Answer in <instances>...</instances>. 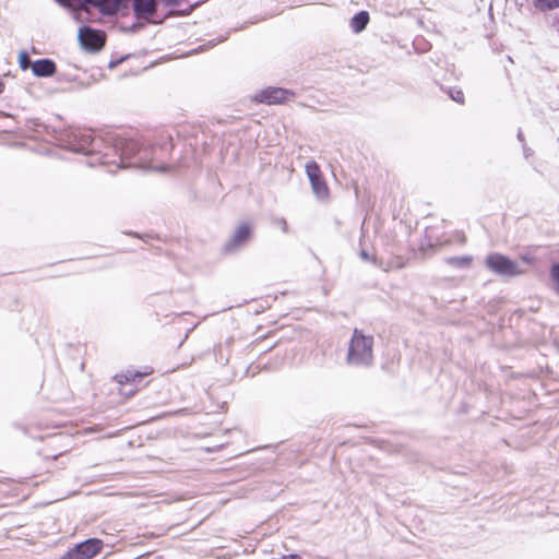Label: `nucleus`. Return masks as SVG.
I'll use <instances>...</instances> for the list:
<instances>
[{"instance_id": "nucleus-23", "label": "nucleus", "mask_w": 559, "mask_h": 559, "mask_svg": "<svg viewBox=\"0 0 559 559\" xmlns=\"http://www.w3.org/2000/svg\"><path fill=\"white\" fill-rule=\"evenodd\" d=\"M523 155L526 159L533 155V150L528 147L526 144H523Z\"/></svg>"}, {"instance_id": "nucleus-14", "label": "nucleus", "mask_w": 559, "mask_h": 559, "mask_svg": "<svg viewBox=\"0 0 559 559\" xmlns=\"http://www.w3.org/2000/svg\"><path fill=\"white\" fill-rule=\"evenodd\" d=\"M369 20V13L367 11L362 10L356 13L350 20V27L353 32H362L367 27Z\"/></svg>"}, {"instance_id": "nucleus-8", "label": "nucleus", "mask_w": 559, "mask_h": 559, "mask_svg": "<svg viewBox=\"0 0 559 559\" xmlns=\"http://www.w3.org/2000/svg\"><path fill=\"white\" fill-rule=\"evenodd\" d=\"M102 548L103 542L100 539L90 538L70 549L61 559H92Z\"/></svg>"}, {"instance_id": "nucleus-28", "label": "nucleus", "mask_w": 559, "mask_h": 559, "mask_svg": "<svg viewBox=\"0 0 559 559\" xmlns=\"http://www.w3.org/2000/svg\"><path fill=\"white\" fill-rule=\"evenodd\" d=\"M282 559H300V557L298 555L292 554V555L283 556Z\"/></svg>"}, {"instance_id": "nucleus-24", "label": "nucleus", "mask_w": 559, "mask_h": 559, "mask_svg": "<svg viewBox=\"0 0 559 559\" xmlns=\"http://www.w3.org/2000/svg\"><path fill=\"white\" fill-rule=\"evenodd\" d=\"M359 255H360V258H361L364 261L369 262V261H371V260H372V259H371V257H370V254H369L365 249H362V250L360 251Z\"/></svg>"}, {"instance_id": "nucleus-25", "label": "nucleus", "mask_w": 559, "mask_h": 559, "mask_svg": "<svg viewBox=\"0 0 559 559\" xmlns=\"http://www.w3.org/2000/svg\"><path fill=\"white\" fill-rule=\"evenodd\" d=\"M153 371L152 367H142V378L153 373Z\"/></svg>"}, {"instance_id": "nucleus-13", "label": "nucleus", "mask_w": 559, "mask_h": 559, "mask_svg": "<svg viewBox=\"0 0 559 559\" xmlns=\"http://www.w3.org/2000/svg\"><path fill=\"white\" fill-rule=\"evenodd\" d=\"M57 66L51 59H38L32 63V72L38 78H49L56 73Z\"/></svg>"}, {"instance_id": "nucleus-31", "label": "nucleus", "mask_w": 559, "mask_h": 559, "mask_svg": "<svg viewBox=\"0 0 559 559\" xmlns=\"http://www.w3.org/2000/svg\"><path fill=\"white\" fill-rule=\"evenodd\" d=\"M122 60H123V59H121V60H119V61H117V62H112V61H111V62L109 63V67H110V68H114L117 63L121 62Z\"/></svg>"}, {"instance_id": "nucleus-27", "label": "nucleus", "mask_w": 559, "mask_h": 559, "mask_svg": "<svg viewBox=\"0 0 559 559\" xmlns=\"http://www.w3.org/2000/svg\"><path fill=\"white\" fill-rule=\"evenodd\" d=\"M182 0H165L167 5H175L180 3Z\"/></svg>"}, {"instance_id": "nucleus-10", "label": "nucleus", "mask_w": 559, "mask_h": 559, "mask_svg": "<svg viewBox=\"0 0 559 559\" xmlns=\"http://www.w3.org/2000/svg\"><path fill=\"white\" fill-rule=\"evenodd\" d=\"M252 235L251 226L248 223L240 224L224 245L226 253H235L243 248Z\"/></svg>"}, {"instance_id": "nucleus-2", "label": "nucleus", "mask_w": 559, "mask_h": 559, "mask_svg": "<svg viewBox=\"0 0 559 559\" xmlns=\"http://www.w3.org/2000/svg\"><path fill=\"white\" fill-rule=\"evenodd\" d=\"M374 338L362 330L354 329L346 354V364L355 368H370L374 361Z\"/></svg>"}, {"instance_id": "nucleus-19", "label": "nucleus", "mask_w": 559, "mask_h": 559, "mask_svg": "<svg viewBox=\"0 0 559 559\" xmlns=\"http://www.w3.org/2000/svg\"><path fill=\"white\" fill-rule=\"evenodd\" d=\"M19 60H20V67H21L23 70H26L28 67H31V68H32V63L34 62V61H32V60H31V58H29L28 53H27V52H25V51H22V52L20 53V58H19Z\"/></svg>"}, {"instance_id": "nucleus-1", "label": "nucleus", "mask_w": 559, "mask_h": 559, "mask_svg": "<svg viewBox=\"0 0 559 559\" xmlns=\"http://www.w3.org/2000/svg\"><path fill=\"white\" fill-rule=\"evenodd\" d=\"M173 150L171 136L162 131L157 135L151 132L142 134V170L164 173L168 169L165 158Z\"/></svg>"}, {"instance_id": "nucleus-15", "label": "nucleus", "mask_w": 559, "mask_h": 559, "mask_svg": "<svg viewBox=\"0 0 559 559\" xmlns=\"http://www.w3.org/2000/svg\"><path fill=\"white\" fill-rule=\"evenodd\" d=\"M533 7L540 12H547L559 8V0H532Z\"/></svg>"}, {"instance_id": "nucleus-20", "label": "nucleus", "mask_w": 559, "mask_h": 559, "mask_svg": "<svg viewBox=\"0 0 559 559\" xmlns=\"http://www.w3.org/2000/svg\"><path fill=\"white\" fill-rule=\"evenodd\" d=\"M449 96L451 97V99H453L457 104L464 103V93L461 90H456V88L451 90L449 92Z\"/></svg>"}, {"instance_id": "nucleus-12", "label": "nucleus", "mask_w": 559, "mask_h": 559, "mask_svg": "<svg viewBox=\"0 0 559 559\" xmlns=\"http://www.w3.org/2000/svg\"><path fill=\"white\" fill-rule=\"evenodd\" d=\"M103 139L94 136L91 132H83L79 135L78 145L74 151L84 154H94L100 152V144Z\"/></svg>"}, {"instance_id": "nucleus-6", "label": "nucleus", "mask_w": 559, "mask_h": 559, "mask_svg": "<svg viewBox=\"0 0 559 559\" xmlns=\"http://www.w3.org/2000/svg\"><path fill=\"white\" fill-rule=\"evenodd\" d=\"M305 168L316 198L320 201L328 200L329 188L319 165L314 160H311L306 164Z\"/></svg>"}, {"instance_id": "nucleus-17", "label": "nucleus", "mask_w": 559, "mask_h": 559, "mask_svg": "<svg viewBox=\"0 0 559 559\" xmlns=\"http://www.w3.org/2000/svg\"><path fill=\"white\" fill-rule=\"evenodd\" d=\"M156 8L155 0H142V20H150L156 12Z\"/></svg>"}, {"instance_id": "nucleus-9", "label": "nucleus", "mask_w": 559, "mask_h": 559, "mask_svg": "<svg viewBox=\"0 0 559 559\" xmlns=\"http://www.w3.org/2000/svg\"><path fill=\"white\" fill-rule=\"evenodd\" d=\"M294 92L290 90L270 86L255 93L252 99L260 104L276 105L285 103L294 97Z\"/></svg>"}, {"instance_id": "nucleus-11", "label": "nucleus", "mask_w": 559, "mask_h": 559, "mask_svg": "<svg viewBox=\"0 0 559 559\" xmlns=\"http://www.w3.org/2000/svg\"><path fill=\"white\" fill-rule=\"evenodd\" d=\"M138 377H140V371L138 370H127L126 372L115 376V380L119 384L118 390L121 395L129 397L135 393L136 386L133 382Z\"/></svg>"}, {"instance_id": "nucleus-30", "label": "nucleus", "mask_w": 559, "mask_h": 559, "mask_svg": "<svg viewBox=\"0 0 559 559\" xmlns=\"http://www.w3.org/2000/svg\"><path fill=\"white\" fill-rule=\"evenodd\" d=\"M4 88H5V84L3 81L0 80V94H2L4 92Z\"/></svg>"}, {"instance_id": "nucleus-7", "label": "nucleus", "mask_w": 559, "mask_h": 559, "mask_svg": "<svg viewBox=\"0 0 559 559\" xmlns=\"http://www.w3.org/2000/svg\"><path fill=\"white\" fill-rule=\"evenodd\" d=\"M78 37L81 46L91 52L99 51L106 43L105 33L90 26L80 27Z\"/></svg>"}, {"instance_id": "nucleus-3", "label": "nucleus", "mask_w": 559, "mask_h": 559, "mask_svg": "<svg viewBox=\"0 0 559 559\" xmlns=\"http://www.w3.org/2000/svg\"><path fill=\"white\" fill-rule=\"evenodd\" d=\"M132 5L136 26L140 23V0H79L78 10L90 11V8L97 9L103 15L111 16L119 12H123Z\"/></svg>"}, {"instance_id": "nucleus-5", "label": "nucleus", "mask_w": 559, "mask_h": 559, "mask_svg": "<svg viewBox=\"0 0 559 559\" xmlns=\"http://www.w3.org/2000/svg\"><path fill=\"white\" fill-rule=\"evenodd\" d=\"M485 265L492 273L502 277H516L524 274V270L518 262L498 252L488 254L485 260Z\"/></svg>"}, {"instance_id": "nucleus-16", "label": "nucleus", "mask_w": 559, "mask_h": 559, "mask_svg": "<svg viewBox=\"0 0 559 559\" xmlns=\"http://www.w3.org/2000/svg\"><path fill=\"white\" fill-rule=\"evenodd\" d=\"M445 262L450 265H453L459 269L468 267L472 263V257L462 255V257H450L445 259Z\"/></svg>"}, {"instance_id": "nucleus-18", "label": "nucleus", "mask_w": 559, "mask_h": 559, "mask_svg": "<svg viewBox=\"0 0 559 559\" xmlns=\"http://www.w3.org/2000/svg\"><path fill=\"white\" fill-rule=\"evenodd\" d=\"M550 277L554 282V288L557 294H559V263H555L550 267Z\"/></svg>"}, {"instance_id": "nucleus-29", "label": "nucleus", "mask_w": 559, "mask_h": 559, "mask_svg": "<svg viewBox=\"0 0 559 559\" xmlns=\"http://www.w3.org/2000/svg\"><path fill=\"white\" fill-rule=\"evenodd\" d=\"M148 238H152V237L150 235H143L142 234L141 240H142V242L146 243L148 241Z\"/></svg>"}, {"instance_id": "nucleus-4", "label": "nucleus", "mask_w": 559, "mask_h": 559, "mask_svg": "<svg viewBox=\"0 0 559 559\" xmlns=\"http://www.w3.org/2000/svg\"><path fill=\"white\" fill-rule=\"evenodd\" d=\"M107 141H114L112 148L119 155L121 168L140 167V145L135 140L109 136Z\"/></svg>"}, {"instance_id": "nucleus-21", "label": "nucleus", "mask_w": 559, "mask_h": 559, "mask_svg": "<svg viewBox=\"0 0 559 559\" xmlns=\"http://www.w3.org/2000/svg\"><path fill=\"white\" fill-rule=\"evenodd\" d=\"M59 4L72 9H76L79 7V0H56Z\"/></svg>"}, {"instance_id": "nucleus-22", "label": "nucleus", "mask_w": 559, "mask_h": 559, "mask_svg": "<svg viewBox=\"0 0 559 559\" xmlns=\"http://www.w3.org/2000/svg\"><path fill=\"white\" fill-rule=\"evenodd\" d=\"M275 223L281 227L283 233H287V223L284 218H277Z\"/></svg>"}, {"instance_id": "nucleus-26", "label": "nucleus", "mask_w": 559, "mask_h": 559, "mask_svg": "<svg viewBox=\"0 0 559 559\" xmlns=\"http://www.w3.org/2000/svg\"><path fill=\"white\" fill-rule=\"evenodd\" d=\"M516 138H518V140H519L520 142H522L523 144H525L524 134H523V132H522V130H521V129H519L518 134H516Z\"/></svg>"}]
</instances>
